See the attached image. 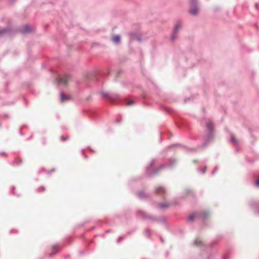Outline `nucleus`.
<instances>
[{
    "label": "nucleus",
    "instance_id": "nucleus-15",
    "mask_svg": "<svg viewBox=\"0 0 259 259\" xmlns=\"http://www.w3.org/2000/svg\"><path fill=\"white\" fill-rule=\"evenodd\" d=\"M231 141H232V142H233L234 144H237V140L236 139L235 137L233 135L231 136Z\"/></svg>",
    "mask_w": 259,
    "mask_h": 259
},
{
    "label": "nucleus",
    "instance_id": "nucleus-27",
    "mask_svg": "<svg viewBox=\"0 0 259 259\" xmlns=\"http://www.w3.org/2000/svg\"><path fill=\"white\" fill-rule=\"evenodd\" d=\"M41 188L42 189V191L45 190V188L43 186L41 187Z\"/></svg>",
    "mask_w": 259,
    "mask_h": 259
},
{
    "label": "nucleus",
    "instance_id": "nucleus-25",
    "mask_svg": "<svg viewBox=\"0 0 259 259\" xmlns=\"http://www.w3.org/2000/svg\"><path fill=\"white\" fill-rule=\"evenodd\" d=\"M61 140H62V141H64V140H66V138H65L63 136H62V137H61Z\"/></svg>",
    "mask_w": 259,
    "mask_h": 259
},
{
    "label": "nucleus",
    "instance_id": "nucleus-9",
    "mask_svg": "<svg viewBox=\"0 0 259 259\" xmlns=\"http://www.w3.org/2000/svg\"><path fill=\"white\" fill-rule=\"evenodd\" d=\"M137 195H138V197L141 198H143L146 196V194L143 191H140V192H138Z\"/></svg>",
    "mask_w": 259,
    "mask_h": 259
},
{
    "label": "nucleus",
    "instance_id": "nucleus-1",
    "mask_svg": "<svg viewBox=\"0 0 259 259\" xmlns=\"http://www.w3.org/2000/svg\"><path fill=\"white\" fill-rule=\"evenodd\" d=\"M213 129V125L211 122H209L206 125V130H207V135L205 139V142L204 143V145L205 146L206 143H208L209 141L212 139L213 135H212V131Z\"/></svg>",
    "mask_w": 259,
    "mask_h": 259
},
{
    "label": "nucleus",
    "instance_id": "nucleus-17",
    "mask_svg": "<svg viewBox=\"0 0 259 259\" xmlns=\"http://www.w3.org/2000/svg\"><path fill=\"white\" fill-rule=\"evenodd\" d=\"M101 94L103 96H104V97H108V94H107V93L104 92H101Z\"/></svg>",
    "mask_w": 259,
    "mask_h": 259
},
{
    "label": "nucleus",
    "instance_id": "nucleus-3",
    "mask_svg": "<svg viewBox=\"0 0 259 259\" xmlns=\"http://www.w3.org/2000/svg\"><path fill=\"white\" fill-rule=\"evenodd\" d=\"M69 77V75L67 74H65L63 76H61L58 80V83L63 85L66 84Z\"/></svg>",
    "mask_w": 259,
    "mask_h": 259
},
{
    "label": "nucleus",
    "instance_id": "nucleus-6",
    "mask_svg": "<svg viewBox=\"0 0 259 259\" xmlns=\"http://www.w3.org/2000/svg\"><path fill=\"white\" fill-rule=\"evenodd\" d=\"M120 37L118 35H114L112 37V41L115 44H118L120 41Z\"/></svg>",
    "mask_w": 259,
    "mask_h": 259
},
{
    "label": "nucleus",
    "instance_id": "nucleus-18",
    "mask_svg": "<svg viewBox=\"0 0 259 259\" xmlns=\"http://www.w3.org/2000/svg\"><path fill=\"white\" fill-rule=\"evenodd\" d=\"M145 234L146 236H149L150 235V232L148 229H146L145 231Z\"/></svg>",
    "mask_w": 259,
    "mask_h": 259
},
{
    "label": "nucleus",
    "instance_id": "nucleus-16",
    "mask_svg": "<svg viewBox=\"0 0 259 259\" xmlns=\"http://www.w3.org/2000/svg\"><path fill=\"white\" fill-rule=\"evenodd\" d=\"M195 217V215L194 214H191V215L189 217V218H188V220H189L190 221H192L194 220V219Z\"/></svg>",
    "mask_w": 259,
    "mask_h": 259
},
{
    "label": "nucleus",
    "instance_id": "nucleus-8",
    "mask_svg": "<svg viewBox=\"0 0 259 259\" xmlns=\"http://www.w3.org/2000/svg\"><path fill=\"white\" fill-rule=\"evenodd\" d=\"M70 97L69 96H66L63 93H61V100L62 102L69 99Z\"/></svg>",
    "mask_w": 259,
    "mask_h": 259
},
{
    "label": "nucleus",
    "instance_id": "nucleus-14",
    "mask_svg": "<svg viewBox=\"0 0 259 259\" xmlns=\"http://www.w3.org/2000/svg\"><path fill=\"white\" fill-rule=\"evenodd\" d=\"M157 191L158 192H160V191H161L163 193H165V190L163 187H159L158 188Z\"/></svg>",
    "mask_w": 259,
    "mask_h": 259
},
{
    "label": "nucleus",
    "instance_id": "nucleus-19",
    "mask_svg": "<svg viewBox=\"0 0 259 259\" xmlns=\"http://www.w3.org/2000/svg\"><path fill=\"white\" fill-rule=\"evenodd\" d=\"M134 104V101H130L129 102H128V103H127V105L128 106H130V105H132Z\"/></svg>",
    "mask_w": 259,
    "mask_h": 259
},
{
    "label": "nucleus",
    "instance_id": "nucleus-7",
    "mask_svg": "<svg viewBox=\"0 0 259 259\" xmlns=\"http://www.w3.org/2000/svg\"><path fill=\"white\" fill-rule=\"evenodd\" d=\"M166 166L164 165H161L159 166L158 168L155 169L152 173L151 174V175H154L158 173L159 171H160L161 169H163L164 167H165Z\"/></svg>",
    "mask_w": 259,
    "mask_h": 259
},
{
    "label": "nucleus",
    "instance_id": "nucleus-22",
    "mask_svg": "<svg viewBox=\"0 0 259 259\" xmlns=\"http://www.w3.org/2000/svg\"><path fill=\"white\" fill-rule=\"evenodd\" d=\"M255 184L257 187H259V180H256L255 182Z\"/></svg>",
    "mask_w": 259,
    "mask_h": 259
},
{
    "label": "nucleus",
    "instance_id": "nucleus-12",
    "mask_svg": "<svg viewBox=\"0 0 259 259\" xmlns=\"http://www.w3.org/2000/svg\"><path fill=\"white\" fill-rule=\"evenodd\" d=\"M194 244L197 246H199L201 245L202 242L200 240L198 239L194 241Z\"/></svg>",
    "mask_w": 259,
    "mask_h": 259
},
{
    "label": "nucleus",
    "instance_id": "nucleus-4",
    "mask_svg": "<svg viewBox=\"0 0 259 259\" xmlns=\"http://www.w3.org/2000/svg\"><path fill=\"white\" fill-rule=\"evenodd\" d=\"M181 24L180 23H177L175 27H174V33L173 34L171 35V39L173 40H174L175 38V36L177 34L178 30H179V29L181 28Z\"/></svg>",
    "mask_w": 259,
    "mask_h": 259
},
{
    "label": "nucleus",
    "instance_id": "nucleus-5",
    "mask_svg": "<svg viewBox=\"0 0 259 259\" xmlns=\"http://www.w3.org/2000/svg\"><path fill=\"white\" fill-rule=\"evenodd\" d=\"M31 28L30 26L29 25H26L22 29L21 32L23 33H26L30 32L31 31Z\"/></svg>",
    "mask_w": 259,
    "mask_h": 259
},
{
    "label": "nucleus",
    "instance_id": "nucleus-24",
    "mask_svg": "<svg viewBox=\"0 0 259 259\" xmlns=\"http://www.w3.org/2000/svg\"><path fill=\"white\" fill-rule=\"evenodd\" d=\"M205 170H206V168H204L202 170V171H201L202 173V174L205 173Z\"/></svg>",
    "mask_w": 259,
    "mask_h": 259
},
{
    "label": "nucleus",
    "instance_id": "nucleus-10",
    "mask_svg": "<svg viewBox=\"0 0 259 259\" xmlns=\"http://www.w3.org/2000/svg\"><path fill=\"white\" fill-rule=\"evenodd\" d=\"M159 206L161 208H165L168 206V204L166 203H160L159 204Z\"/></svg>",
    "mask_w": 259,
    "mask_h": 259
},
{
    "label": "nucleus",
    "instance_id": "nucleus-11",
    "mask_svg": "<svg viewBox=\"0 0 259 259\" xmlns=\"http://www.w3.org/2000/svg\"><path fill=\"white\" fill-rule=\"evenodd\" d=\"M8 31H9V29H8V28H3V29L0 28V34L5 33L8 32Z\"/></svg>",
    "mask_w": 259,
    "mask_h": 259
},
{
    "label": "nucleus",
    "instance_id": "nucleus-21",
    "mask_svg": "<svg viewBox=\"0 0 259 259\" xmlns=\"http://www.w3.org/2000/svg\"><path fill=\"white\" fill-rule=\"evenodd\" d=\"M155 161L153 160L151 162L150 164L148 165V167H151L152 165L154 164Z\"/></svg>",
    "mask_w": 259,
    "mask_h": 259
},
{
    "label": "nucleus",
    "instance_id": "nucleus-2",
    "mask_svg": "<svg viewBox=\"0 0 259 259\" xmlns=\"http://www.w3.org/2000/svg\"><path fill=\"white\" fill-rule=\"evenodd\" d=\"M191 8L190 13L192 15H196L198 12V7L197 5V0H191Z\"/></svg>",
    "mask_w": 259,
    "mask_h": 259
},
{
    "label": "nucleus",
    "instance_id": "nucleus-20",
    "mask_svg": "<svg viewBox=\"0 0 259 259\" xmlns=\"http://www.w3.org/2000/svg\"><path fill=\"white\" fill-rule=\"evenodd\" d=\"M53 250L54 252H56L57 251V246H53Z\"/></svg>",
    "mask_w": 259,
    "mask_h": 259
},
{
    "label": "nucleus",
    "instance_id": "nucleus-26",
    "mask_svg": "<svg viewBox=\"0 0 259 259\" xmlns=\"http://www.w3.org/2000/svg\"><path fill=\"white\" fill-rule=\"evenodd\" d=\"M121 239H122V237H119V238L118 239V240H117L118 242H119V241H120Z\"/></svg>",
    "mask_w": 259,
    "mask_h": 259
},
{
    "label": "nucleus",
    "instance_id": "nucleus-13",
    "mask_svg": "<svg viewBox=\"0 0 259 259\" xmlns=\"http://www.w3.org/2000/svg\"><path fill=\"white\" fill-rule=\"evenodd\" d=\"M138 213L140 214L143 218H145V219L148 218V216L147 215L145 214L144 213V212H142V211H138Z\"/></svg>",
    "mask_w": 259,
    "mask_h": 259
},
{
    "label": "nucleus",
    "instance_id": "nucleus-23",
    "mask_svg": "<svg viewBox=\"0 0 259 259\" xmlns=\"http://www.w3.org/2000/svg\"><path fill=\"white\" fill-rule=\"evenodd\" d=\"M217 167H215L214 169L212 171V174H214V172L217 171Z\"/></svg>",
    "mask_w": 259,
    "mask_h": 259
}]
</instances>
